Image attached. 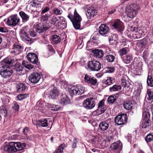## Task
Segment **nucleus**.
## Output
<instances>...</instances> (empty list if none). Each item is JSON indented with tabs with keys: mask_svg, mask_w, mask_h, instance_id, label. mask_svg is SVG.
Instances as JSON below:
<instances>
[{
	"mask_svg": "<svg viewBox=\"0 0 153 153\" xmlns=\"http://www.w3.org/2000/svg\"><path fill=\"white\" fill-rule=\"evenodd\" d=\"M97 81L96 78L92 77L88 84L91 85H95L97 84Z\"/></svg>",
	"mask_w": 153,
	"mask_h": 153,
	"instance_id": "obj_49",
	"label": "nucleus"
},
{
	"mask_svg": "<svg viewBox=\"0 0 153 153\" xmlns=\"http://www.w3.org/2000/svg\"><path fill=\"white\" fill-rule=\"evenodd\" d=\"M29 34L30 36L34 37L36 36V33L33 29H31L30 30Z\"/></svg>",
	"mask_w": 153,
	"mask_h": 153,
	"instance_id": "obj_59",
	"label": "nucleus"
},
{
	"mask_svg": "<svg viewBox=\"0 0 153 153\" xmlns=\"http://www.w3.org/2000/svg\"><path fill=\"white\" fill-rule=\"evenodd\" d=\"M93 53L94 56L97 58H101L104 55V53L103 51L100 49L93 50Z\"/></svg>",
	"mask_w": 153,
	"mask_h": 153,
	"instance_id": "obj_24",
	"label": "nucleus"
},
{
	"mask_svg": "<svg viewBox=\"0 0 153 153\" xmlns=\"http://www.w3.org/2000/svg\"><path fill=\"white\" fill-rule=\"evenodd\" d=\"M128 9H133L134 10L137 11L139 9V5L133 3L131 4L129 6L127 7Z\"/></svg>",
	"mask_w": 153,
	"mask_h": 153,
	"instance_id": "obj_43",
	"label": "nucleus"
},
{
	"mask_svg": "<svg viewBox=\"0 0 153 153\" xmlns=\"http://www.w3.org/2000/svg\"><path fill=\"white\" fill-rule=\"evenodd\" d=\"M35 26L34 28L38 33H42L43 31L46 30L49 28L45 27L44 25L40 23L35 24Z\"/></svg>",
	"mask_w": 153,
	"mask_h": 153,
	"instance_id": "obj_20",
	"label": "nucleus"
},
{
	"mask_svg": "<svg viewBox=\"0 0 153 153\" xmlns=\"http://www.w3.org/2000/svg\"><path fill=\"white\" fill-rule=\"evenodd\" d=\"M58 18L55 16H53L51 20V24L55 26H59V21Z\"/></svg>",
	"mask_w": 153,
	"mask_h": 153,
	"instance_id": "obj_34",
	"label": "nucleus"
},
{
	"mask_svg": "<svg viewBox=\"0 0 153 153\" xmlns=\"http://www.w3.org/2000/svg\"><path fill=\"white\" fill-rule=\"evenodd\" d=\"M16 88L17 91L21 92L25 91L26 87L22 83H19L17 85Z\"/></svg>",
	"mask_w": 153,
	"mask_h": 153,
	"instance_id": "obj_32",
	"label": "nucleus"
},
{
	"mask_svg": "<svg viewBox=\"0 0 153 153\" xmlns=\"http://www.w3.org/2000/svg\"><path fill=\"white\" fill-rule=\"evenodd\" d=\"M145 140L147 142H149L153 141V135L149 134L145 137Z\"/></svg>",
	"mask_w": 153,
	"mask_h": 153,
	"instance_id": "obj_54",
	"label": "nucleus"
},
{
	"mask_svg": "<svg viewBox=\"0 0 153 153\" xmlns=\"http://www.w3.org/2000/svg\"><path fill=\"white\" fill-rule=\"evenodd\" d=\"M30 28H29L28 26H26L22 28L21 30L27 33L28 32L29 33H30Z\"/></svg>",
	"mask_w": 153,
	"mask_h": 153,
	"instance_id": "obj_58",
	"label": "nucleus"
},
{
	"mask_svg": "<svg viewBox=\"0 0 153 153\" xmlns=\"http://www.w3.org/2000/svg\"><path fill=\"white\" fill-rule=\"evenodd\" d=\"M121 87L120 85H114L112 87L109 88V90L111 92L117 91L120 90Z\"/></svg>",
	"mask_w": 153,
	"mask_h": 153,
	"instance_id": "obj_37",
	"label": "nucleus"
},
{
	"mask_svg": "<svg viewBox=\"0 0 153 153\" xmlns=\"http://www.w3.org/2000/svg\"><path fill=\"white\" fill-rule=\"evenodd\" d=\"M92 77L89 74H85L84 77V81L85 83L88 84Z\"/></svg>",
	"mask_w": 153,
	"mask_h": 153,
	"instance_id": "obj_46",
	"label": "nucleus"
},
{
	"mask_svg": "<svg viewBox=\"0 0 153 153\" xmlns=\"http://www.w3.org/2000/svg\"><path fill=\"white\" fill-rule=\"evenodd\" d=\"M63 11L60 8H55L52 11L53 14L56 15H60L62 13Z\"/></svg>",
	"mask_w": 153,
	"mask_h": 153,
	"instance_id": "obj_42",
	"label": "nucleus"
},
{
	"mask_svg": "<svg viewBox=\"0 0 153 153\" xmlns=\"http://www.w3.org/2000/svg\"><path fill=\"white\" fill-rule=\"evenodd\" d=\"M99 36V35L98 34L92 36L90 39L91 42L94 43H96L98 39Z\"/></svg>",
	"mask_w": 153,
	"mask_h": 153,
	"instance_id": "obj_48",
	"label": "nucleus"
},
{
	"mask_svg": "<svg viewBox=\"0 0 153 153\" xmlns=\"http://www.w3.org/2000/svg\"><path fill=\"white\" fill-rule=\"evenodd\" d=\"M123 145L119 141H117L112 143L110 148L111 150H115V153H122Z\"/></svg>",
	"mask_w": 153,
	"mask_h": 153,
	"instance_id": "obj_7",
	"label": "nucleus"
},
{
	"mask_svg": "<svg viewBox=\"0 0 153 153\" xmlns=\"http://www.w3.org/2000/svg\"><path fill=\"white\" fill-rule=\"evenodd\" d=\"M114 68L108 67L105 68V72L106 73H111L114 72Z\"/></svg>",
	"mask_w": 153,
	"mask_h": 153,
	"instance_id": "obj_57",
	"label": "nucleus"
},
{
	"mask_svg": "<svg viewBox=\"0 0 153 153\" xmlns=\"http://www.w3.org/2000/svg\"><path fill=\"white\" fill-rule=\"evenodd\" d=\"M39 124L42 127H46L48 126L47 120L46 119H43L39 121Z\"/></svg>",
	"mask_w": 153,
	"mask_h": 153,
	"instance_id": "obj_51",
	"label": "nucleus"
},
{
	"mask_svg": "<svg viewBox=\"0 0 153 153\" xmlns=\"http://www.w3.org/2000/svg\"><path fill=\"white\" fill-rule=\"evenodd\" d=\"M107 108L104 105V100H102L100 101L98 103V109L96 111L99 114L103 113L106 110Z\"/></svg>",
	"mask_w": 153,
	"mask_h": 153,
	"instance_id": "obj_13",
	"label": "nucleus"
},
{
	"mask_svg": "<svg viewBox=\"0 0 153 153\" xmlns=\"http://www.w3.org/2000/svg\"><path fill=\"white\" fill-rule=\"evenodd\" d=\"M20 21L19 18L17 15H12L8 18L7 24L10 26L16 25Z\"/></svg>",
	"mask_w": 153,
	"mask_h": 153,
	"instance_id": "obj_8",
	"label": "nucleus"
},
{
	"mask_svg": "<svg viewBox=\"0 0 153 153\" xmlns=\"http://www.w3.org/2000/svg\"><path fill=\"white\" fill-rule=\"evenodd\" d=\"M49 7H46L42 10L41 12V14H43L47 12L49 10Z\"/></svg>",
	"mask_w": 153,
	"mask_h": 153,
	"instance_id": "obj_61",
	"label": "nucleus"
},
{
	"mask_svg": "<svg viewBox=\"0 0 153 153\" xmlns=\"http://www.w3.org/2000/svg\"><path fill=\"white\" fill-rule=\"evenodd\" d=\"M28 128H27L26 127L24 129L23 131V132L24 134L25 135L27 136V133L28 131Z\"/></svg>",
	"mask_w": 153,
	"mask_h": 153,
	"instance_id": "obj_64",
	"label": "nucleus"
},
{
	"mask_svg": "<svg viewBox=\"0 0 153 153\" xmlns=\"http://www.w3.org/2000/svg\"><path fill=\"white\" fill-rule=\"evenodd\" d=\"M48 107L51 110L55 111L59 110L60 108L58 105L51 104H49Z\"/></svg>",
	"mask_w": 153,
	"mask_h": 153,
	"instance_id": "obj_40",
	"label": "nucleus"
},
{
	"mask_svg": "<svg viewBox=\"0 0 153 153\" xmlns=\"http://www.w3.org/2000/svg\"><path fill=\"white\" fill-rule=\"evenodd\" d=\"M60 102L62 104H67L69 103V99L65 94H62L60 97Z\"/></svg>",
	"mask_w": 153,
	"mask_h": 153,
	"instance_id": "obj_23",
	"label": "nucleus"
},
{
	"mask_svg": "<svg viewBox=\"0 0 153 153\" xmlns=\"http://www.w3.org/2000/svg\"><path fill=\"white\" fill-rule=\"evenodd\" d=\"M61 40L60 37L57 35H54L52 36V42L55 44H58L60 43Z\"/></svg>",
	"mask_w": 153,
	"mask_h": 153,
	"instance_id": "obj_35",
	"label": "nucleus"
},
{
	"mask_svg": "<svg viewBox=\"0 0 153 153\" xmlns=\"http://www.w3.org/2000/svg\"><path fill=\"white\" fill-rule=\"evenodd\" d=\"M22 46L17 44L13 45V48L10 51V53L14 54V55H18L22 51Z\"/></svg>",
	"mask_w": 153,
	"mask_h": 153,
	"instance_id": "obj_17",
	"label": "nucleus"
},
{
	"mask_svg": "<svg viewBox=\"0 0 153 153\" xmlns=\"http://www.w3.org/2000/svg\"><path fill=\"white\" fill-rule=\"evenodd\" d=\"M28 95L27 94H20L18 95L17 98L19 100H21L27 98Z\"/></svg>",
	"mask_w": 153,
	"mask_h": 153,
	"instance_id": "obj_55",
	"label": "nucleus"
},
{
	"mask_svg": "<svg viewBox=\"0 0 153 153\" xmlns=\"http://www.w3.org/2000/svg\"><path fill=\"white\" fill-rule=\"evenodd\" d=\"M128 50L126 48H123L119 51V53L120 56H123L126 54L128 52Z\"/></svg>",
	"mask_w": 153,
	"mask_h": 153,
	"instance_id": "obj_50",
	"label": "nucleus"
},
{
	"mask_svg": "<svg viewBox=\"0 0 153 153\" xmlns=\"http://www.w3.org/2000/svg\"><path fill=\"white\" fill-rule=\"evenodd\" d=\"M147 93L149 97L147 99L149 103H151L153 101V92L150 89H148Z\"/></svg>",
	"mask_w": 153,
	"mask_h": 153,
	"instance_id": "obj_38",
	"label": "nucleus"
},
{
	"mask_svg": "<svg viewBox=\"0 0 153 153\" xmlns=\"http://www.w3.org/2000/svg\"><path fill=\"white\" fill-rule=\"evenodd\" d=\"M116 100V99L114 97L112 96H110L107 99V102L109 103H113Z\"/></svg>",
	"mask_w": 153,
	"mask_h": 153,
	"instance_id": "obj_56",
	"label": "nucleus"
},
{
	"mask_svg": "<svg viewBox=\"0 0 153 153\" xmlns=\"http://www.w3.org/2000/svg\"><path fill=\"white\" fill-rule=\"evenodd\" d=\"M69 93L71 96L83 94L85 91V88L80 85L71 86L70 88Z\"/></svg>",
	"mask_w": 153,
	"mask_h": 153,
	"instance_id": "obj_4",
	"label": "nucleus"
},
{
	"mask_svg": "<svg viewBox=\"0 0 153 153\" xmlns=\"http://www.w3.org/2000/svg\"><path fill=\"white\" fill-rule=\"evenodd\" d=\"M8 31V30L6 28L2 27H0V32L5 33Z\"/></svg>",
	"mask_w": 153,
	"mask_h": 153,
	"instance_id": "obj_63",
	"label": "nucleus"
},
{
	"mask_svg": "<svg viewBox=\"0 0 153 153\" xmlns=\"http://www.w3.org/2000/svg\"><path fill=\"white\" fill-rule=\"evenodd\" d=\"M41 79V76L38 73L33 72L29 76V81L32 83H37Z\"/></svg>",
	"mask_w": 153,
	"mask_h": 153,
	"instance_id": "obj_10",
	"label": "nucleus"
},
{
	"mask_svg": "<svg viewBox=\"0 0 153 153\" xmlns=\"http://www.w3.org/2000/svg\"><path fill=\"white\" fill-rule=\"evenodd\" d=\"M100 139L99 136H92L89 142L93 144L96 145L100 142Z\"/></svg>",
	"mask_w": 153,
	"mask_h": 153,
	"instance_id": "obj_28",
	"label": "nucleus"
},
{
	"mask_svg": "<svg viewBox=\"0 0 153 153\" xmlns=\"http://www.w3.org/2000/svg\"><path fill=\"white\" fill-rule=\"evenodd\" d=\"M59 91L56 88L51 90L50 92L49 97L53 99L55 98L58 95Z\"/></svg>",
	"mask_w": 153,
	"mask_h": 153,
	"instance_id": "obj_29",
	"label": "nucleus"
},
{
	"mask_svg": "<svg viewBox=\"0 0 153 153\" xmlns=\"http://www.w3.org/2000/svg\"><path fill=\"white\" fill-rule=\"evenodd\" d=\"M131 100H128L125 101L123 106L125 109L127 110H131L133 106V104Z\"/></svg>",
	"mask_w": 153,
	"mask_h": 153,
	"instance_id": "obj_25",
	"label": "nucleus"
},
{
	"mask_svg": "<svg viewBox=\"0 0 153 153\" xmlns=\"http://www.w3.org/2000/svg\"><path fill=\"white\" fill-rule=\"evenodd\" d=\"M108 39L110 44H115L118 39L117 35L116 34L111 35L109 36Z\"/></svg>",
	"mask_w": 153,
	"mask_h": 153,
	"instance_id": "obj_31",
	"label": "nucleus"
},
{
	"mask_svg": "<svg viewBox=\"0 0 153 153\" xmlns=\"http://www.w3.org/2000/svg\"><path fill=\"white\" fill-rule=\"evenodd\" d=\"M121 85L123 86L124 89H125L126 91L127 92H131L132 90L131 85H129L127 83L124 77H122L121 79Z\"/></svg>",
	"mask_w": 153,
	"mask_h": 153,
	"instance_id": "obj_18",
	"label": "nucleus"
},
{
	"mask_svg": "<svg viewBox=\"0 0 153 153\" xmlns=\"http://www.w3.org/2000/svg\"><path fill=\"white\" fill-rule=\"evenodd\" d=\"M26 146L25 143L10 142L4 146V151L8 153H13L23 150Z\"/></svg>",
	"mask_w": 153,
	"mask_h": 153,
	"instance_id": "obj_2",
	"label": "nucleus"
},
{
	"mask_svg": "<svg viewBox=\"0 0 153 153\" xmlns=\"http://www.w3.org/2000/svg\"><path fill=\"white\" fill-rule=\"evenodd\" d=\"M28 60L33 64H38V58L36 54L34 53H28L27 56Z\"/></svg>",
	"mask_w": 153,
	"mask_h": 153,
	"instance_id": "obj_12",
	"label": "nucleus"
},
{
	"mask_svg": "<svg viewBox=\"0 0 153 153\" xmlns=\"http://www.w3.org/2000/svg\"><path fill=\"white\" fill-rule=\"evenodd\" d=\"M127 119L126 114H122L116 117L114 121L115 123L118 125H121L126 122Z\"/></svg>",
	"mask_w": 153,
	"mask_h": 153,
	"instance_id": "obj_9",
	"label": "nucleus"
},
{
	"mask_svg": "<svg viewBox=\"0 0 153 153\" xmlns=\"http://www.w3.org/2000/svg\"><path fill=\"white\" fill-rule=\"evenodd\" d=\"M16 63V59L13 57H8L4 59L1 62L2 66L0 68V74L4 78L9 79L13 73L8 65Z\"/></svg>",
	"mask_w": 153,
	"mask_h": 153,
	"instance_id": "obj_1",
	"label": "nucleus"
},
{
	"mask_svg": "<svg viewBox=\"0 0 153 153\" xmlns=\"http://www.w3.org/2000/svg\"><path fill=\"white\" fill-rule=\"evenodd\" d=\"M19 15L23 22H27L29 19L30 16L23 11H21L19 12Z\"/></svg>",
	"mask_w": 153,
	"mask_h": 153,
	"instance_id": "obj_27",
	"label": "nucleus"
},
{
	"mask_svg": "<svg viewBox=\"0 0 153 153\" xmlns=\"http://www.w3.org/2000/svg\"><path fill=\"white\" fill-rule=\"evenodd\" d=\"M14 72L17 76H19L24 74L23 72V68L20 64H16L14 68L13 71Z\"/></svg>",
	"mask_w": 153,
	"mask_h": 153,
	"instance_id": "obj_15",
	"label": "nucleus"
},
{
	"mask_svg": "<svg viewBox=\"0 0 153 153\" xmlns=\"http://www.w3.org/2000/svg\"><path fill=\"white\" fill-rule=\"evenodd\" d=\"M20 35L23 40L30 42L31 43L33 42L34 39H33L29 37L27 35V33L21 30L20 32Z\"/></svg>",
	"mask_w": 153,
	"mask_h": 153,
	"instance_id": "obj_22",
	"label": "nucleus"
},
{
	"mask_svg": "<svg viewBox=\"0 0 153 153\" xmlns=\"http://www.w3.org/2000/svg\"><path fill=\"white\" fill-rule=\"evenodd\" d=\"M115 80L114 78L111 77H108L106 80L104 82V83L107 85H110L113 83Z\"/></svg>",
	"mask_w": 153,
	"mask_h": 153,
	"instance_id": "obj_39",
	"label": "nucleus"
},
{
	"mask_svg": "<svg viewBox=\"0 0 153 153\" xmlns=\"http://www.w3.org/2000/svg\"><path fill=\"white\" fill-rule=\"evenodd\" d=\"M96 103L93 98L90 97L85 100L83 103L84 107L88 109H91L93 108L95 105Z\"/></svg>",
	"mask_w": 153,
	"mask_h": 153,
	"instance_id": "obj_6",
	"label": "nucleus"
},
{
	"mask_svg": "<svg viewBox=\"0 0 153 153\" xmlns=\"http://www.w3.org/2000/svg\"><path fill=\"white\" fill-rule=\"evenodd\" d=\"M0 113L4 116L6 115L7 111L4 106H2L0 107Z\"/></svg>",
	"mask_w": 153,
	"mask_h": 153,
	"instance_id": "obj_53",
	"label": "nucleus"
},
{
	"mask_svg": "<svg viewBox=\"0 0 153 153\" xmlns=\"http://www.w3.org/2000/svg\"><path fill=\"white\" fill-rule=\"evenodd\" d=\"M111 51L110 50L109 48H107L105 51L106 54L107 55L105 57V59L108 62H112L115 59V57L113 55L110 54Z\"/></svg>",
	"mask_w": 153,
	"mask_h": 153,
	"instance_id": "obj_16",
	"label": "nucleus"
},
{
	"mask_svg": "<svg viewBox=\"0 0 153 153\" xmlns=\"http://www.w3.org/2000/svg\"><path fill=\"white\" fill-rule=\"evenodd\" d=\"M67 16L72 22L75 28L76 29H79L80 27V22L82 19L77 12L76 9H72Z\"/></svg>",
	"mask_w": 153,
	"mask_h": 153,
	"instance_id": "obj_3",
	"label": "nucleus"
},
{
	"mask_svg": "<svg viewBox=\"0 0 153 153\" xmlns=\"http://www.w3.org/2000/svg\"><path fill=\"white\" fill-rule=\"evenodd\" d=\"M126 13L127 16L130 18H133L134 17L137 13V11L134 10L133 9L126 8Z\"/></svg>",
	"mask_w": 153,
	"mask_h": 153,
	"instance_id": "obj_21",
	"label": "nucleus"
},
{
	"mask_svg": "<svg viewBox=\"0 0 153 153\" xmlns=\"http://www.w3.org/2000/svg\"><path fill=\"white\" fill-rule=\"evenodd\" d=\"M65 147V144H62L59 147L58 149L55 151V153H63V150Z\"/></svg>",
	"mask_w": 153,
	"mask_h": 153,
	"instance_id": "obj_47",
	"label": "nucleus"
},
{
	"mask_svg": "<svg viewBox=\"0 0 153 153\" xmlns=\"http://www.w3.org/2000/svg\"><path fill=\"white\" fill-rule=\"evenodd\" d=\"M47 49H48L49 51V53L48 55H46V53H45V56L46 57H48L52 54V53H55V51L53 47L50 44H48L46 46Z\"/></svg>",
	"mask_w": 153,
	"mask_h": 153,
	"instance_id": "obj_30",
	"label": "nucleus"
},
{
	"mask_svg": "<svg viewBox=\"0 0 153 153\" xmlns=\"http://www.w3.org/2000/svg\"><path fill=\"white\" fill-rule=\"evenodd\" d=\"M58 18L60 20V24L62 25L63 28L66 27L67 23L65 19L63 16H59Z\"/></svg>",
	"mask_w": 153,
	"mask_h": 153,
	"instance_id": "obj_44",
	"label": "nucleus"
},
{
	"mask_svg": "<svg viewBox=\"0 0 153 153\" xmlns=\"http://www.w3.org/2000/svg\"><path fill=\"white\" fill-rule=\"evenodd\" d=\"M112 26L114 29L119 32L123 31L124 29L123 23L119 19L114 20Z\"/></svg>",
	"mask_w": 153,
	"mask_h": 153,
	"instance_id": "obj_11",
	"label": "nucleus"
},
{
	"mask_svg": "<svg viewBox=\"0 0 153 153\" xmlns=\"http://www.w3.org/2000/svg\"><path fill=\"white\" fill-rule=\"evenodd\" d=\"M133 60L132 55L131 54H128L124 58L123 61L126 64H128L131 63Z\"/></svg>",
	"mask_w": 153,
	"mask_h": 153,
	"instance_id": "obj_33",
	"label": "nucleus"
},
{
	"mask_svg": "<svg viewBox=\"0 0 153 153\" xmlns=\"http://www.w3.org/2000/svg\"><path fill=\"white\" fill-rule=\"evenodd\" d=\"M109 30V28L108 26L104 24L101 25L99 28V32L102 35L108 33Z\"/></svg>",
	"mask_w": 153,
	"mask_h": 153,
	"instance_id": "obj_19",
	"label": "nucleus"
},
{
	"mask_svg": "<svg viewBox=\"0 0 153 153\" xmlns=\"http://www.w3.org/2000/svg\"><path fill=\"white\" fill-rule=\"evenodd\" d=\"M114 139V138L113 136H108L107 137L106 139V141L109 142H113Z\"/></svg>",
	"mask_w": 153,
	"mask_h": 153,
	"instance_id": "obj_62",
	"label": "nucleus"
},
{
	"mask_svg": "<svg viewBox=\"0 0 153 153\" xmlns=\"http://www.w3.org/2000/svg\"><path fill=\"white\" fill-rule=\"evenodd\" d=\"M99 127L101 130L105 131L108 128L109 124L106 121H102L100 123Z\"/></svg>",
	"mask_w": 153,
	"mask_h": 153,
	"instance_id": "obj_26",
	"label": "nucleus"
},
{
	"mask_svg": "<svg viewBox=\"0 0 153 153\" xmlns=\"http://www.w3.org/2000/svg\"><path fill=\"white\" fill-rule=\"evenodd\" d=\"M13 108L16 111H18L19 109V106L18 104L16 102H14L13 106Z\"/></svg>",
	"mask_w": 153,
	"mask_h": 153,
	"instance_id": "obj_60",
	"label": "nucleus"
},
{
	"mask_svg": "<svg viewBox=\"0 0 153 153\" xmlns=\"http://www.w3.org/2000/svg\"><path fill=\"white\" fill-rule=\"evenodd\" d=\"M88 67L91 71H95L99 70L101 68V64L95 60L89 61L88 62Z\"/></svg>",
	"mask_w": 153,
	"mask_h": 153,
	"instance_id": "obj_5",
	"label": "nucleus"
},
{
	"mask_svg": "<svg viewBox=\"0 0 153 153\" xmlns=\"http://www.w3.org/2000/svg\"><path fill=\"white\" fill-rule=\"evenodd\" d=\"M150 117V115L148 111V110L146 109L143 111V120H149Z\"/></svg>",
	"mask_w": 153,
	"mask_h": 153,
	"instance_id": "obj_36",
	"label": "nucleus"
},
{
	"mask_svg": "<svg viewBox=\"0 0 153 153\" xmlns=\"http://www.w3.org/2000/svg\"><path fill=\"white\" fill-rule=\"evenodd\" d=\"M150 123L149 120H143L142 121V127L143 128H145L146 127L149 126Z\"/></svg>",
	"mask_w": 153,
	"mask_h": 153,
	"instance_id": "obj_52",
	"label": "nucleus"
},
{
	"mask_svg": "<svg viewBox=\"0 0 153 153\" xmlns=\"http://www.w3.org/2000/svg\"><path fill=\"white\" fill-rule=\"evenodd\" d=\"M87 9L86 14L88 19H90L91 17L94 16L97 13V10L93 7H88Z\"/></svg>",
	"mask_w": 153,
	"mask_h": 153,
	"instance_id": "obj_14",
	"label": "nucleus"
},
{
	"mask_svg": "<svg viewBox=\"0 0 153 153\" xmlns=\"http://www.w3.org/2000/svg\"><path fill=\"white\" fill-rule=\"evenodd\" d=\"M147 83L148 85L151 86H153V78L150 76H148Z\"/></svg>",
	"mask_w": 153,
	"mask_h": 153,
	"instance_id": "obj_45",
	"label": "nucleus"
},
{
	"mask_svg": "<svg viewBox=\"0 0 153 153\" xmlns=\"http://www.w3.org/2000/svg\"><path fill=\"white\" fill-rule=\"evenodd\" d=\"M22 65L26 68L29 70L33 68V66L30 64L29 62L27 61H23L22 63Z\"/></svg>",
	"mask_w": 153,
	"mask_h": 153,
	"instance_id": "obj_41",
	"label": "nucleus"
}]
</instances>
